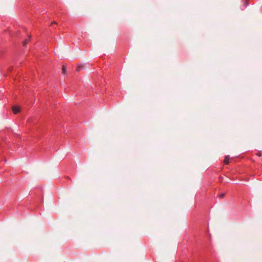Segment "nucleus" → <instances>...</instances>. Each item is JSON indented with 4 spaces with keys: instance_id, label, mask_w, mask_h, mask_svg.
<instances>
[{
    "instance_id": "obj_5",
    "label": "nucleus",
    "mask_w": 262,
    "mask_h": 262,
    "mask_svg": "<svg viewBox=\"0 0 262 262\" xmlns=\"http://www.w3.org/2000/svg\"><path fill=\"white\" fill-rule=\"evenodd\" d=\"M82 66H81V65L78 66L76 68V71H79L82 69Z\"/></svg>"
},
{
    "instance_id": "obj_4",
    "label": "nucleus",
    "mask_w": 262,
    "mask_h": 262,
    "mask_svg": "<svg viewBox=\"0 0 262 262\" xmlns=\"http://www.w3.org/2000/svg\"><path fill=\"white\" fill-rule=\"evenodd\" d=\"M62 73L63 74H66V66H62Z\"/></svg>"
},
{
    "instance_id": "obj_7",
    "label": "nucleus",
    "mask_w": 262,
    "mask_h": 262,
    "mask_svg": "<svg viewBox=\"0 0 262 262\" xmlns=\"http://www.w3.org/2000/svg\"><path fill=\"white\" fill-rule=\"evenodd\" d=\"M245 4H246V5H248V4H247L248 0H245Z\"/></svg>"
},
{
    "instance_id": "obj_3",
    "label": "nucleus",
    "mask_w": 262,
    "mask_h": 262,
    "mask_svg": "<svg viewBox=\"0 0 262 262\" xmlns=\"http://www.w3.org/2000/svg\"><path fill=\"white\" fill-rule=\"evenodd\" d=\"M29 39H26V40H25L23 42V46H26L27 45V43L29 42Z\"/></svg>"
},
{
    "instance_id": "obj_1",
    "label": "nucleus",
    "mask_w": 262,
    "mask_h": 262,
    "mask_svg": "<svg viewBox=\"0 0 262 262\" xmlns=\"http://www.w3.org/2000/svg\"><path fill=\"white\" fill-rule=\"evenodd\" d=\"M13 112L15 114L18 113L20 112L19 107H18L17 106H14L13 107Z\"/></svg>"
},
{
    "instance_id": "obj_6",
    "label": "nucleus",
    "mask_w": 262,
    "mask_h": 262,
    "mask_svg": "<svg viewBox=\"0 0 262 262\" xmlns=\"http://www.w3.org/2000/svg\"><path fill=\"white\" fill-rule=\"evenodd\" d=\"M225 195V193H222L220 195V197L221 198H223Z\"/></svg>"
},
{
    "instance_id": "obj_2",
    "label": "nucleus",
    "mask_w": 262,
    "mask_h": 262,
    "mask_svg": "<svg viewBox=\"0 0 262 262\" xmlns=\"http://www.w3.org/2000/svg\"><path fill=\"white\" fill-rule=\"evenodd\" d=\"M229 160H230L229 156H226L225 157L224 161V163L226 164H228L229 163Z\"/></svg>"
}]
</instances>
